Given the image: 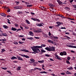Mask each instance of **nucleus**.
Masks as SVG:
<instances>
[{"label": "nucleus", "mask_w": 76, "mask_h": 76, "mask_svg": "<svg viewBox=\"0 0 76 76\" xmlns=\"http://www.w3.org/2000/svg\"><path fill=\"white\" fill-rule=\"evenodd\" d=\"M38 46H33L31 47V48L32 49L33 51H34V52H35L36 53H38V52L37 51H39V52H41V51L40 50L39 48H37L36 47Z\"/></svg>", "instance_id": "1"}, {"label": "nucleus", "mask_w": 76, "mask_h": 76, "mask_svg": "<svg viewBox=\"0 0 76 76\" xmlns=\"http://www.w3.org/2000/svg\"><path fill=\"white\" fill-rule=\"evenodd\" d=\"M44 25V23H37L36 24L37 26H39L40 27L41 26H43Z\"/></svg>", "instance_id": "2"}, {"label": "nucleus", "mask_w": 76, "mask_h": 76, "mask_svg": "<svg viewBox=\"0 0 76 76\" xmlns=\"http://www.w3.org/2000/svg\"><path fill=\"white\" fill-rule=\"evenodd\" d=\"M44 25V23H37L36 24L37 26H39L40 27L41 26H43Z\"/></svg>", "instance_id": "3"}, {"label": "nucleus", "mask_w": 76, "mask_h": 76, "mask_svg": "<svg viewBox=\"0 0 76 76\" xmlns=\"http://www.w3.org/2000/svg\"><path fill=\"white\" fill-rule=\"evenodd\" d=\"M45 47V45L42 44L41 46H36V48H42V47Z\"/></svg>", "instance_id": "4"}, {"label": "nucleus", "mask_w": 76, "mask_h": 76, "mask_svg": "<svg viewBox=\"0 0 76 76\" xmlns=\"http://www.w3.org/2000/svg\"><path fill=\"white\" fill-rule=\"evenodd\" d=\"M50 51H55V47L52 46H50Z\"/></svg>", "instance_id": "5"}, {"label": "nucleus", "mask_w": 76, "mask_h": 76, "mask_svg": "<svg viewBox=\"0 0 76 76\" xmlns=\"http://www.w3.org/2000/svg\"><path fill=\"white\" fill-rule=\"evenodd\" d=\"M34 32H35V33H40L41 32H42V31H41V30H34Z\"/></svg>", "instance_id": "6"}, {"label": "nucleus", "mask_w": 76, "mask_h": 76, "mask_svg": "<svg viewBox=\"0 0 76 76\" xmlns=\"http://www.w3.org/2000/svg\"><path fill=\"white\" fill-rule=\"evenodd\" d=\"M50 46H49V47H47L45 48V50L48 51H51Z\"/></svg>", "instance_id": "7"}, {"label": "nucleus", "mask_w": 76, "mask_h": 76, "mask_svg": "<svg viewBox=\"0 0 76 76\" xmlns=\"http://www.w3.org/2000/svg\"><path fill=\"white\" fill-rule=\"evenodd\" d=\"M20 51H25V52H26L27 53H29V51L28 50H26L25 49H23V50L21 49Z\"/></svg>", "instance_id": "8"}, {"label": "nucleus", "mask_w": 76, "mask_h": 76, "mask_svg": "<svg viewBox=\"0 0 76 76\" xmlns=\"http://www.w3.org/2000/svg\"><path fill=\"white\" fill-rule=\"evenodd\" d=\"M17 57L18 58V60H21V61H23V59H22V58H21L20 57L17 56Z\"/></svg>", "instance_id": "9"}, {"label": "nucleus", "mask_w": 76, "mask_h": 76, "mask_svg": "<svg viewBox=\"0 0 76 76\" xmlns=\"http://www.w3.org/2000/svg\"><path fill=\"white\" fill-rule=\"evenodd\" d=\"M0 15L4 16V17H6V15L4 13H0Z\"/></svg>", "instance_id": "10"}, {"label": "nucleus", "mask_w": 76, "mask_h": 76, "mask_svg": "<svg viewBox=\"0 0 76 76\" xmlns=\"http://www.w3.org/2000/svg\"><path fill=\"white\" fill-rule=\"evenodd\" d=\"M1 35H2V36H4V37H7L8 36V35H7V34L6 33H2Z\"/></svg>", "instance_id": "11"}, {"label": "nucleus", "mask_w": 76, "mask_h": 76, "mask_svg": "<svg viewBox=\"0 0 76 76\" xmlns=\"http://www.w3.org/2000/svg\"><path fill=\"white\" fill-rule=\"evenodd\" d=\"M29 34H30L29 35H31V36H34V35H33V34H33V32H32V31H29Z\"/></svg>", "instance_id": "12"}, {"label": "nucleus", "mask_w": 76, "mask_h": 76, "mask_svg": "<svg viewBox=\"0 0 76 76\" xmlns=\"http://www.w3.org/2000/svg\"><path fill=\"white\" fill-rule=\"evenodd\" d=\"M10 58L12 60H15V59H18V58H16L15 56H13L11 58Z\"/></svg>", "instance_id": "13"}, {"label": "nucleus", "mask_w": 76, "mask_h": 76, "mask_svg": "<svg viewBox=\"0 0 76 76\" xmlns=\"http://www.w3.org/2000/svg\"><path fill=\"white\" fill-rule=\"evenodd\" d=\"M3 28H4L5 29H7V28H9V27H8L6 25H4L3 26Z\"/></svg>", "instance_id": "14"}, {"label": "nucleus", "mask_w": 76, "mask_h": 76, "mask_svg": "<svg viewBox=\"0 0 76 76\" xmlns=\"http://www.w3.org/2000/svg\"><path fill=\"white\" fill-rule=\"evenodd\" d=\"M48 42H50V43H51V44H54V42L53 41H52L50 40H48Z\"/></svg>", "instance_id": "15"}, {"label": "nucleus", "mask_w": 76, "mask_h": 76, "mask_svg": "<svg viewBox=\"0 0 76 76\" xmlns=\"http://www.w3.org/2000/svg\"><path fill=\"white\" fill-rule=\"evenodd\" d=\"M57 1L59 4H61V3L62 4H63V3L61 2L60 0H57Z\"/></svg>", "instance_id": "16"}, {"label": "nucleus", "mask_w": 76, "mask_h": 76, "mask_svg": "<svg viewBox=\"0 0 76 76\" xmlns=\"http://www.w3.org/2000/svg\"><path fill=\"white\" fill-rule=\"evenodd\" d=\"M11 30H12V31H16V30H17V28H15L12 27Z\"/></svg>", "instance_id": "17"}, {"label": "nucleus", "mask_w": 76, "mask_h": 76, "mask_svg": "<svg viewBox=\"0 0 76 76\" xmlns=\"http://www.w3.org/2000/svg\"><path fill=\"white\" fill-rule=\"evenodd\" d=\"M63 54L64 56H66V55H67V53L65 51H64L63 52Z\"/></svg>", "instance_id": "18"}, {"label": "nucleus", "mask_w": 76, "mask_h": 76, "mask_svg": "<svg viewBox=\"0 0 76 76\" xmlns=\"http://www.w3.org/2000/svg\"><path fill=\"white\" fill-rule=\"evenodd\" d=\"M27 39H30V40H34V39L32 37L27 38Z\"/></svg>", "instance_id": "19"}, {"label": "nucleus", "mask_w": 76, "mask_h": 76, "mask_svg": "<svg viewBox=\"0 0 76 76\" xmlns=\"http://www.w3.org/2000/svg\"><path fill=\"white\" fill-rule=\"evenodd\" d=\"M66 74V75H68V74H70V75L72 74V73L69 72L67 71V72H65Z\"/></svg>", "instance_id": "20"}, {"label": "nucleus", "mask_w": 76, "mask_h": 76, "mask_svg": "<svg viewBox=\"0 0 76 76\" xmlns=\"http://www.w3.org/2000/svg\"><path fill=\"white\" fill-rule=\"evenodd\" d=\"M39 73H41V74L42 73H45L46 74H47V73L45 71L41 72Z\"/></svg>", "instance_id": "21"}, {"label": "nucleus", "mask_w": 76, "mask_h": 76, "mask_svg": "<svg viewBox=\"0 0 76 76\" xmlns=\"http://www.w3.org/2000/svg\"><path fill=\"white\" fill-rule=\"evenodd\" d=\"M57 24H58V25L59 26H60V25H61V22H56Z\"/></svg>", "instance_id": "22"}, {"label": "nucleus", "mask_w": 76, "mask_h": 76, "mask_svg": "<svg viewBox=\"0 0 76 76\" xmlns=\"http://www.w3.org/2000/svg\"><path fill=\"white\" fill-rule=\"evenodd\" d=\"M32 6H33L32 5V4H30V5H27V7H32Z\"/></svg>", "instance_id": "23"}, {"label": "nucleus", "mask_w": 76, "mask_h": 76, "mask_svg": "<svg viewBox=\"0 0 76 76\" xmlns=\"http://www.w3.org/2000/svg\"><path fill=\"white\" fill-rule=\"evenodd\" d=\"M26 23H28V24H30V22H29L28 20H26Z\"/></svg>", "instance_id": "24"}, {"label": "nucleus", "mask_w": 76, "mask_h": 76, "mask_svg": "<svg viewBox=\"0 0 76 76\" xmlns=\"http://www.w3.org/2000/svg\"><path fill=\"white\" fill-rule=\"evenodd\" d=\"M46 52V51L45 50H41V54L43 53H45Z\"/></svg>", "instance_id": "25"}, {"label": "nucleus", "mask_w": 76, "mask_h": 76, "mask_svg": "<svg viewBox=\"0 0 76 76\" xmlns=\"http://www.w3.org/2000/svg\"><path fill=\"white\" fill-rule=\"evenodd\" d=\"M6 51V50L4 49H2V51H1V53H3L4 52V51Z\"/></svg>", "instance_id": "26"}, {"label": "nucleus", "mask_w": 76, "mask_h": 76, "mask_svg": "<svg viewBox=\"0 0 76 76\" xmlns=\"http://www.w3.org/2000/svg\"><path fill=\"white\" fill-rule=\"evenodd\" d=\"M20 68H21V66H18L17 68L18 70H20Z\"/></svg>", "instance_id": "27"}, {"label": "nucleus", "mask_w": 76, "mask_h": 76, "mask_svg": "<svg viewBox=\"0 0 76 76\" xmlns=\"http://www.w3.org/2000/svg\"><path fill=\"white\" fill-rule=\"evenodd\" d=\"M45 9V7H44L43 6L42 7H41V9L43 10H45V9Z\"/></svg>", "instance_id": "28"}, {"label": "nucleus", "mask_w": 76, "mask_h": 76, "mask_svg": "<svg viewBox=\"0 0 76 76\" xmlns=\"http://www.w3.org/2000/svg\"><path fill=\"white\" fill-rule=\"evenodd\" d=\"M22 11H18V14H22Z\"/></svg>", "instance_id": "29"}, {"label": "nucleus", "mask_w": 76, "mask_h": 76, "mask_svg": "<svg viewBox=\"0 0 76 76\" xmlns=\"http://www.w3.org/2000/svg\"><path fill=\"white\" fill-rule=\"evenodd\" d=\"M58 60H61V58L59 57H58L56 58Z\"/></svg>", "instance_id": "30"}, {"label": "nucleus", "mask_w": 76, "mask_h": 76, "mask_svg": "<svg viewBox=\"0 0 76 76\" xmlns=\"http://www.w3.org/2000/svg\"><path fill=\"white\" fill-rule=\"evenodd\" d=\"M30 60L31 61H32V62H35V60L33 59H31Z\"/></svg>", "instance_id": "31"}, {"label": "nucleus", "mask_w": 76, "mask_h": 76, "mask_svg": "<svg viewBox=\"0 0 76 76\" xmlns=\"http://www.w3.org/2000/svg\"><path fill=\"white\" fill-rule=\"evenodd\" d=\"M24 57H26V58H29V56L25 55Z\"/></svg>", "instance_id": "32"}, {"label": "nucleus", "mask_w": 76, "mask_h": 76, "mask_svg": "<svg viewBox=\"0 0 76 76\" xmlns=\"http://www.w3.org/2000/svg\"><path fill=\"white\" fill-rule=\"evenodd\" d=\"M1 69H3L4 70H7V68L6 67H1Z\"/></svg>", "instance_id": "33"}, {"label": "nucleus", "mask_w": 76, "mask_h": 76, "mask_svg": "<svg viewBox=\"0 0 76 76\" xmlns=\"http://www.w3.org/2000/svg\"><path fill=\"white\" fill-rule=\"evenodd\" d=\"M7 20H8V23H9V24H11V23H10V20H9V19H7Z\"/></svg>", "instance_id": "34"}, {"label": "nucleus", "mask_w": 76, "mask_h": 76, "mask_svg": "<svg viewBox=\"0 0 76 76\" xmlns=\"http://www.w3.org/2000/svg\"><path fill=\"white\" fill-rule=\"evenodd\" d=\"M60 56H64V55H63V52H61L60 53Z\"/></svg>", "instance_id": "35"}, {"label": "nucleus", "mask_w": 76, "mask_h": 76, "mask_svg": "<svg viewBox=\"0 0 76 76\" xmlns=\"http://www.w3.org/2000/svg\"><path fill=\"white\" fill-rule=\"evenodd\" d=\"M19 55L22 56V57H25V54H19Z\"/></svg>", "instance_id": "36"}, {"label": "nucleus", "mask_w": 76, "mask_h": 76, "mask_svg": "<svg viewBox=\"0 0 76 76\" xmlns=\"http://www.w3.org/2000/svg\"><path fill=\"white\" fill-rule=\"evenodd\" d=\"M68 69L69 70H72V69H73V67H71L70 68H68Z\"/></svg>", "instance_id": "37"}, {"label": "nucleus", "mask_w": 76, "mask_h": 76, "mask_svg": "<svg viewBox=\"0 0 76 76\" xmlns=\"http://www.w3.org/2000/svg\"><path fill=\"white\" fill-rule=\"evenodd\" d=\"M7 10V12H10V9H8Z\"/></svg>", "instance_id": "38"}, {"label": "nucleus", "mask_w": 76, "mask_h": 76, "mask_svg": "<svg viewBox=\"0 0 76 76\" xmlns=\"http://www.w3.org/2000/svg\"><path fill=\"white\" fill-rule=\"evenodd\" d=\"M44 37H45L47 38V35L45 34H44Z\"/></svg>", "instance_id": "39"}, {"label": "nucleus", "mask_w": 76, "mask_h": 76, "mask_svg": "<svg viewBox=\"0 0 76 76\" xmlns=\"http://www.w3.org/2000/svg\"><path fill=\"white\" fill-rule=\"evenodd\" d=\"M31 19H32V20H34V21H36V18H31Z\"/></svg>", "instance_id": "40"}, {"label": "nucleus", "mask_w": 76, "mask_h": 76, "mask_svg": "<svg viewBox=\"0 0 76 76\" xmlns=\"http://www.w3.org/2000/svg\"><path fill=\"white\" fill-rule=\"evenodd\" d=\"M45 56H46V57H50V55L48 54H46L45 55Z\"/></svg>", "instance_id": "41"}, {"label": "nucleus", "mask_w": 76, "mask_h": 76, "mask_svg": "<svg viewBox=\"0 0 76 76\" xmlns=\"http://www.w3.org/2000/svg\"><path fill=\"white\" fill-rule=\"evenodd\" d=\"M7 72H8V73H10V74L12 75V73H11V72L10 71L7 70Z\"/></svg>", "instance_id": "42"}, {"label": "nucleus", "mask_w": 76, "mask_h": 76, "mask_svg": "<svg viewBox=\"0 0 76 76\" xmlns=\"http://www.w3.org/2000/svg\"><path fill=\"white\" fill-rule=\"evenodd\" d=\"M66 62L67 64H70V63L69 62V61H66Z\"/></svg>", "instance_id": "43"}, {"label": "nucleus", "mask_w": 76, "mask_h": 76, "mask_svg": "<svg viewBox=\"0 0 76 76\" xmlns=\"http://www.w3.org/2000/svg\"><path fill=\"white\" fill-rule=\"evenodd\" d=\"M53 4H49V6L50 7H52V6L53 5Z\"/></svg>", "instance_id": "44"}, {"label": "nucleus", "mask_w": 76, "mask_h": 76, "mask_svg": "<svg viewBox=\"0 0 76 76\" xmlns=\"http://www.w3.org/2000/svg\"><path fill=\"white\" fill-rule=\"evenodd\" d=\"M14 44H15V45H18V42H14Z\"/></svg>", "instance_id": "45"}, {"label": "nucleus", "mask_w": 76, "mask_h": 76, "mask_svg": "<svg viewBox=\"0 0 76 76\" xmlns=\"http://www.w3.org/2000/svg\"><path fill=\"white\" fill-rule=\"evenodd\" d=\"M15 26H16L17 27H18V24L17 23L15 24Z\"/></svg>", "instance_id": "46"}, {"label": "nucleus", "mask_w": 76, "mask_h": 76, "mask_svg": "<svg viewBox=\"0 0 76 76\" xmlns=\"http://www.w3.org/2000/svg\"><path fill=\"white\" fill-rule=\"evenodd\" d=\"M36 21H37L38 22H40V21H41L39 20L36 18Z\"/></svg>", "instance_id": "47"}, {"label": "nucleus", "mask_w": 76, "mask_h": 76, "mask_svg": "<svg viewBox=\"0 0 76 76\" xmlns=\"http://www.w3.org/2000/svg\"><path fill=\"white\" fill-rule=\"evenodd\" d=\"M73 7H74V8L76 9V5H72Z\"/></svg>", "instance_id": "48"}, {"label": "nucleus", "mask_w": 76, "mask_h": 76, "mask_svg": "<svg viewBox=\"0 0 76 76\" xmlns=\"http://www.w3.org/2000/svg\"><path fill=\"white\" fill-rule=\"evenodd\" d=\"M2 41H6V39H2Z\"/></svg>", "instance_id": "49"}, {"label": "nucleus", "mask_w": 76, "mask_h": 76, "mask_svg": "<svg viewBox=\"0 0 76 76\" xmlns=\"http://www.w3.org/2000/svg\"><path fill=\"white\" fill-rule=\"evenodd\" d=\"M19 31H21V29L20 28H19L16 31V32H18Z\"/></svg>", "instance_id": "50"}, {"label": "nucleus", "mask_w": 76, "mask_h": 76, "mask_svg": "<svg viewBox=\"0 0 76 76\" xmlns=\"http://www.w3.org/2000/svg\"><path fill=\"white\" fill-rule=\"evenodd\" d=\"M53 41L56 42H57L58 41V39H54Z\"/></svg>", "instance_id": "51"}, {"label": "nucleus", "mask_w": 76, "mask_h": 76, "mask_svg": "<svg viewBox=\"0 0 76 76\" xmlns=\"http://www.w3.org/2000/svg\"><path fill=\"white\" fill-rule=\"evenodd\" d=\"M60 17L61 18H64V16L61 15H60Z\"/></svg>", "instance_id": "52"}, {"label": "nucleus", "mask_w": 76, "mask_h": 76, "mask_svg": "<svg viewBox=\"0 0 76 76\" xmlns=\"http://www.w3.org/2000/svg\"><path fill=\"white\" fill-rule=\"evenodd\" d=\"M67 59L68 60H70V58L69 57H68L67 58Z\"/></svg>", "instance_id": "53"}, {"label": "nucleus", "mask_w": 76, "mask_h": 76, "mask_svg": "<svg viewBox=\"0 0 76 76\" xmlns=\"http://www.w3.org/2000/svg\"><path fill=\"white\" fill-rule=\"evenodd\" d=\"M65 37H66V38H68V39H71L70 37H68V36H66Z\"/></svg>", "instance_id": "54"}, {"label": "nucleus", "mask_w": 76, "mask_h": 76, "mask_svg": "<svg viewBox=\"0 0 76 76\" xmlns=\"http://www.w3.org/2000/svg\"><path fill=\"white\" fill-rule=\"evenodd\" d=\"M22 3H26H26H27L26 2H25V1H22Z\"/></svg>", "instance_id": "55"}, {"label": "nucleus", "mask_w": 76, "mask_h": 76, "mask_svg": "<svg viewBox=\"0 0 76 76\" xmlns=\"http://www.w3.org/2000/svg\"><path fill=\"white\" fill-rule=\"evenodd\" d=\"M68 47L70 48H73V46H72L71 45H69Z\"/></svg>", "instance_id": "56"}, {"label": "nucleus", "mask_w": 76, "mask_h": 76, "mask_svg": "<svg viewBox=\"0 0 76 76\" xmlns=\"http://www.w3.org/2000/svg\"><path fill=\"white\" fill-rule=\"evenodd\" d=\"M53 27V26H50L49 27V28H50V29H52Z\"/></svg>", "instance_id": "57"}, {"label": "nucleus", "mask_w": 76, "mask_h": 76, "mask_svg": "<svg viewBox=\"0 0 76 76\" xmlns=\"http://www.w3.org/2000/svg\"><path fill=\"white\" fill-rule=\"evenodd\" d=\"M55 56H56V57H57H57H58V55L57 54H55Z\"/></svg>", "instance_id": "58"}, {"label": "nucleus", "mask_w": 76, "mask_h": 76, "mask_svg": "<svg viewBox=\"0 0 76 76\" xmlns=\"http://www.w3.org/2000/svg\"><path fill=\"white\" fill-rule=\"evenodd\" d=\"M49 59L50 60H51V61H54V60H53V59L51 58H50Z\"/></svg>", "instance_id": "59"}, {"label": "nucleus", "mask_w": 76, "mask_h": 76, "mask_svg": "<svg viewBox=\"0 0 76 76\" xmlns=\"http://www.w3.org/2000/svg\"><path fill=\"white\" fill-rule=\"evenodd\" d=\"M58 39V37H54V39Z\"/></svg>", "instance_id": "60"}, {"label": "nucleus", "mask_w": 76, "mask_h": 76, "mask_svg": "<svg viewBox=\"0 0 76 76\" xmlns=\"http://www.w3.org/2000/svg\"><path fill=\"white\" fill-rule=\"evenodd\" d=\"M61 29H66V27H62L61 28Z\"/></svg>", "instance_id": "61"}, {"label": "nucleus", "mask_w": 76, "mask_h": 76, "mask_svg": "<svg viewBox=\"0 0 76 76\" xmlns=\"http://www.w3.org/2000/svg\"><path fill=\"white\" fill-rule=\"evenodd\" d=\"M73 0H69V1L71 3H72V2H73Z\"/></svg>", "instance_id": "62"}, {"label": "nucleus", "mask_w": 76, "mask_h": 76, "mask_svg": "<svg viewBox=\"0 0 76 76\" xmlns=\"http://www.w3.org/2000/svg\"><path fill=\"white\" fill-rule=\"evenodd\" d=\"M65 34H66L67 35H69V32H65Z\"/></svg>", "instance_id": "63"}, {"label": "nucleus", "mask_w": 76, "mask_h": 76, "mask_svg": "<svg viewBox=\"0 0 76 76\" xmlns=\"http://www.w3.org/2000/svg\"><path fill=\"white\" fill-rule=\"evenodd\" d=\"M54 7V5H52V7H51V8H53V7Z\"/></svg>", "instance_id": "64"}]
</instances>
